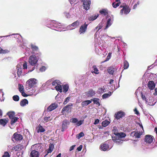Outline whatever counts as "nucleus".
Segmentation results:
<instances>
[{
  "label": "nucleus",
  "instance_id": "37",
  "mask_svg": "<svg viewBox=\"0 0 157 157\" xmlns=\"http://www.w3.org/2000/svg\"><path fill=\"white\" fill-rule=\"evenodd\" d=\"M54 148V145L52 144H50L49 146V148L47 150V154L51 153L52 151Z\"/></svg>",
  "mask_w": 157,
  "mask_h": 157
},
{
  "label": "nucleus",
  "instance_id": "3",
  "mask_svg": "<svg viewBox=\"0 0 157 157\" xmlns=\"http://www.w3.org/2000/svg\"><path fill=\"white\" fill-rule=\"evenodd\" d=\"M114 134L115 135V137H112L113 140L118 145L122 144L123 140L122 139L126 136L125 134L123 132H115Z\"/></svg>",
  "mask_w": 157,
  "mask_h": 157
},
{
  "label": "nucleus",
  "instance_id": "39",
  "mask_svg": "<svg viewBox=\"0 0 157 157\" xmlns=\"http://www.w3.org/2000/svg\"><path fill=\"white\" fill-rule=\"evenodd\" d=\"M105 91V88L104 86L102 88H99L97 92L98 94L102 93Z\"/></svg>",
  "mask_w": 157,
  "mask_h": 157
},
{
  "label": "nucleus",
  "instance_id": "16",
  "mask_svg": "<svg viewBox=\"0 0 157 157\" xmlns=\"http://www.w3.org/2000/svg\"><path fill=\"white\" fill-rule=\"evenodd\" d=\"M86 93V96L88 97H91L94 96L95 94V91L91 89H90Z\"/></svg>",
  "mask_w": 157,
  "mask_h": 157
},
{
  "label": "nucleus",
  "instance_id": "43",
  "mask_svg": "<svg viewBox=\"0 0 157 157\" xmlns=\"http://www.w3.org/2000/svg\"><path fill=\"white\" fill-rule=\"evenodd\" d=\"M129 63L127 61L125 60L124 62V69L128 68L129 67Z\"/></svg>",
  "mask_w": 157,
  "mask_h": 157
},
{
  "label": "nucleus",
  "instance_id": "31",
  "mask_svg": "<svg viewBox=\"0 0 157 157\" xmlns=\"http://www.w3.org/2000/svg\"><path fill=\"white\" fill-rule=\"evenodd\" d=\"M72 104H71V105H68L66 106L63 108L62 109V112L66 111L67 112H68L70 109V106H72Z\"/></svg>",
  "mask_w": 157,
  "mask_h": 157
},
{
  "label": "nucleus",
  "instance_id": "20",
  "mask_svg": "<svg viewBox=\"0 0 157 157\" xmlns=\"http://www.w3.org/2000/svg\"><path fill=\"white\" fill-rule=\"evenodd\" d=\"M113 20H112L110 17H108L106 22L105 28V29H106L110 27L113 23Z\"/></svg>",
  "mask_w": 157,
  "mask_h": 157
},
{
  "label": "nucleus",
  "instance_id": "64",
  "mask_svg": "<svg viewBox=\"0 0 157 157\" xmlns=\"http://www.w3.org/2000/svg\"><path fill=\"white\" fill-rule=\"evenodd\" d=\"M52 83V80H49L47 81L46 82V85H47L48 86H49Z\"/></svg>",
  "mask_w": 157,
  "mask_h": 157
},
{
  "label": "nucleus",
  "instance_id": "59",
  "mask_svg": "<svg viewBox=\"0 0 157 157\" xmlns=\"http://www.w3.org/2000/svg\"><path fill=\"white\" fill-rule=\"evenodd\" d=\"M2 157H10V155L7 152H5Z\"/></svg>",
  "mask_w": 157,
  "mask_h": 157
},
{
  "label": "nucleus",
  "instance_id": "36",
  "mask_svg": "<svg viewBox=\"0 0 157 157\" xmlns=\"http://www.w3.org/2000/svg\"><path fill=\"white\" fill-rule=\"evenodd\" d=\"M7 114L10 119L15 117V113L13 111L9 112Z\"/></svg>",
  "mask_w": 157,
  "mask_h": 157
},
{
  "label": "nucleus",
  "instance_id": "2",
  "mask_svg": "<svg viewBox=\"0 0 157 157\" xmlns=\"http://www.w3.org/2000/svg\"><path fill=\"white\" fill-rule=\"evenodd\" d=\"M141 96L143 100H144L146 103L149 105H154L156 103V101H155L154 98L148 94L144 95L141 92Z\"/></svg>",
  "mask_w": 157,
  "mask_h": 157
},
{
  "label": "nucleus",
  "instance_id": "54",
  "mask_svg": "<svg viewBox=\"0 0 157 157\" xmlns=\"http://www.w3.org/2000/svg\"><path fill=\"white\" fill-rule=\"evenodd\" d=\"M84 121L83 120H80L79 121H78L77 122V123L76 124V125L77 126H79L80 125H81L83 123Z\"/></svg>",
  "mask_w": 157,
  "mask_h": 157
},
{
  "label": "nucleus",
  "instance_id": "58",
  "mask_svg": "<svg viewBox=\"0 0 157 157\" xmlns=\"http://www.w3.org/2000/svg\"><path fill=\"white\" fill-rule=\"evenodd\" d=\"M21 94L22 96H23L24 97H26L28 96L29 95H29L30 94L29 93V94L28 95H27L25 92L24 91H23V92H21Z\"/></svg>",
  "mask_w": 157,
  "mask_h": 157
},
{
  "label": "nucleus",
  "instance_id": "57",
  "mask_svg": "<svg viewBox=\"0 0 157 157\" xmlns=\"http://www.w3.org/2000/svg\"><path fill=\"white\" fill-rule=\"evenodd\" d=\"M78 120L76 118H73L71 119L70 120L71 122H72L73 123H76L78 121Z\"/></svg>",
  "mask_w": 157,
  "mask_h": 157
},
{
  "label": "nucleus",
  "instance_id": "6",
  "mask_svg": "<svg viewBox=\"0 0 157 157\" xmlns=\"http://www.w3.org/2000/svg\"><path fill=\"white\" fill-rule=\"evenodd\" d=\"M120 7L122 8L120 12L121 15H123V14H127L130 12V9L127 5L121 6Z\"/></svg>",
  "mask_w": 157,
  "mask_h": 157
},
{
  "label": "nucleus",
  "instance_id": "52",
  "mask_svg": "<svg viewBox=\"0 0 157 157\" xmlns=\"http://www.w3.org/2000/svg\"><path fill=\"white\" fill-rule=\"evenodd\" d=\"M71 97H67L65 99L63 102V104L64 105L66 104L69 101Z\"/></svg>",
  "mask_w": 157,
  "mask_h": 157
},
{
  "label": "nucleus",
  "instance_id": "1",
  "mask_svg": "<svg viewBox=\"0 0 157 157\" xmlns=\"http://www.w3.org/2000/svg\"><path fill=\"white\" fill-rule=\"evenodd\" d=\"M36 83V80L35 78H31L26 82L25 89L29 93V95H32L35 93V86Z\"/></svg>",
  "mask_w": 157,
  "mask_h": 157
},
{
  "label": "nucleus",
  "instance_id": "56",
  "mask_svg": "<svg viewBox=\"0 0 157 157\" xmlns=\"http://www.w3.org/2000/svg\"><path fill=\"white\" fill-rule=\"evenodd\" d=\"M84 136V134L82 132H81L78 135L77 137L78 139H79L81 137L83 136Z\"/></svg>",
  "mask_w": 157,
  "mask_h": 157
},
{
  "label": "nucleus",
  "instance_id": "50",
  "mask_svg": "<svg viewBox=\"0 0 157 157\" xmlns=\"http://www.w3.org/2000/svg\"><path fill=\"white\" fill-rule=\"evenodd\" d=\"M19 89L20 92L24 91V88L23 85L21 84H19Z\"/></svg>",
  "mask_w": 157,
  "mask_h": 157
},
{
  "label": "nucleus",
  "instance_id": "60",
  "mask_svg": "<svg viewBox=\"0 0 157 157\" xmlns=\"http://www.w3.org/2000/svg\"><path fill=\"white\" fill-rule=\"evenodd\" d=\"M23 151H22L21 152V154L20 152H17V155L18 157H23L22 155L23 154Z\"/></svg>",
  "mask_w": 157,
  "mask_h": 157
},
{
  "label": "nucleus",
  "instance_id": "13",
  "mask_svg": "<svg viewBox=\"0 0 157 157\" xmlns=\"http://www.w3.org/2000/svg\"><path fill=\"white\" fill-rule=\"evenodd\" d=\"M88 25L85 23L84 25H81L80 27L79 32L80 34H83L86 31Z\"/></svg>",
  "mask_w": 157,
  "mask_h": 157
},
{
  "label": "nucleus",
  "instance_id": "24",
  "mask_svg": "<svg viewBox=\"0 0 157 157\" xmlns=\"http://www.w3.org/2000/svg\"><path fill=\"white\" fill-rule=\"evenodd\" d=\"M28 104V101L26 99L22 100L20 102V105L21 106H24Z\"/></svg>",
  "mask_w": 157,
  "mask_h": 157
},
{
  "label": "nucleus",
  "instance_id": "7",
  "mask_svg": "<svg viewBox=\"0 0 157 157\" xmlns=\"http://www.w3.org/2000/svg\"><path fill=\"white\" fill-rule=\"evenodd\" d=\"M31 48L33 51V53L37 56V57L40 56L41 55V53L39 51L38 48L37 46L33 44H31Z\"/></svg>",
  "mask_w": 157,
  "mask_h": 157
},
{
  "label": "nucleus",
  "instance_id": "30",
  "mask_svg": "<svg viewBox=\"0 0 157 157\" xmlns=\"http://www.w3.org/2000/svg\"><path fill=\"white\" fill-rule=\"evenodd\" d=\"M61 83L59 84L58 85L55 86V88L56 90L61 93L62 92V89L61 85Z\"/></svg>",
  "mask_w": 157,
  "mask_h": 157
},
{
  "label": "nucleus",
  "instance_id": "45",
  "mask_svg": "<svg viewBox=\"0 0 157 157\" xmlns=\"http://www.w3.org/2000/svg\"><path fill=\"white\" fill-rule=\"evenodd\" d=\"M71 4L74 6L78 2L79 0H69Z\"/></svg>",
  "mask_w": 157,
  "mask_h": 157
},
{
  "label": "nucleus",
  "instance_id": "49",
  "mask_svg": "<svg viewBox=\"0 0 157 157\" xmlns=\"http://www.w3.org/2000/svg\"><path fill=\"white\" fill-rule=\"evenodd\" d=\"M64 15L67 18H70L71 17V15L68 12H65L64 13Z\"/></svg>",
  "mask_w": 157,
  "mask_h": 157
},
{
  "label": "nucleus",
  "instance_id": "55",
  "mask_svg": "<svg viewBox=\"0 0 157 157\" xmlns=\"http://www.w3.org/2000/svg\"><path fill=\"white\" fill-rule=\"evenodd\" d=\"M111 56V53H108V55L107 56L106 59L103 62L107 61L109 60Z\"/></svg>",
  "mask_w": 157,
  "mask_h": 157
},
{
  "label": "nucleus",
  "instance_id": "62",
  "mask_svg": "<svg viewBox=\"0 0 157 157\" xmlns=\"http://www.w3.org/2000/svg\"><path fill=\"white\" fill-rule=\"evenodd\" d=\"M22 66L23 69H26L27 68V65L26 62L24 63L23 64H22Z\"/></svg>",
  "mask_w": 157,
  "mask_h": 157
},
{
  "label": "nucleus",
  "instance_id": "25",
  "mask_svg": "<svg viewBox=\"0 0 157 157\" xmlns=\"http://www.w3.org/2000/svg\"><path fill=\"white\" fill-rule=\"evenodd\" d=\"M120 2L119 0H115V1L112 3L113 7L116 8L120 5Z\"/></svg>",
  "mask_w": 157,
  "mask_h": 157
},
{
  "label": "nucleus",
  "instance_id": "61",
  "mask_svg": "<svg viewBox=\"0 0 157 157\" xmlns=\"http://www.w3.org/2000/svg\"><path fill=\"white\" fill-rule=\"evenodd\" d=\"M46 69V68L45 66H43L40 68V70L41 72H43L45 71Z\"/></svg>",
  "mask_w": 157,
  "mask_h": 157
},
{
  "label": "nucleus",
  "instance_id": "9",
  "mask_svg": "<svg viewBox=\"0 0 157 157\" xmlns=\"http://www.w3.org/2000/svg\"><path fill=\"white\" fill-rule=\"evenodd\" d=\"M142 134V132L140 131H134L131 132L130 134V136L135 138H139L140 136Z\"/></svg>",
  "mask_w": 157,
  "mask_h": 157
},
{
  "label": "nucleus",
  "instance_id": "12",
  "mask_svg": "<svg viewBox=\"0 0 157 157\" xmlns=\"http://www.w3.org/2000/svg\"><path fill=\"white\" fill-rule=\"evenodd\" d=\"M25 146L21 144H18L15 146L13 147L12 149L15 150L16 151H23V149H25Z\"/></svg>",
  "mask_w": 157,
  "mask_h": 157
},
{
  "label": "nucleus",
  "instance_id": "35",
  "mask_svg": "<svg viewBox=\"0 0 157 157\" xmlns=\"http://www.w3.org/2000/svg\"><path fill=\"white\" fill-rule=\"evenodd\" d=\"M103 27V23H100L99 25L95 28V30H97L96 33L95 34V35H97L98 31L100 29H101Z\"/></svg>",
  "mask_w": 157,
  "mask_h": 157
},
{
  "label": "nucleus",
  "instance_id": "48",
  "mask_svg": "<svg viewBox=\"0 0 157 157\" xmlns=\"http://www.w3.org/2000/svg\"><path fill=\"white\" fill-rule=\"evenodd\" d=\"M13 100L15 101H18L19 100V98L17 95H15L13 97Z\"/></svg>",
  "mask_w": 157,
  "mask_h": 157
},
{
  "label": "nucleus",
  "instance_id": "26",
  "mask_svg": "<svg viewBox=\"0 0 157 157\" xmlns=\"http://www.w3.org/2000/svg\"><path fill=\"white\" fill-rule=\"evenodd\" d=\"M8 120L6 119H0V124L5 126L8 123Z\"/></svg>",
  "mask_w": 157,
  "mask_h": 157
},
{
  "label": "nucleus",
  "instance_id": "5",
  "mask_svg": "<svg viewBox=\"0 0 157 157\" xmlns=\"http://www.w3.org/2000/svg\"><path fill=\"white\" fill-rule=\"evenodd\" d=\"M35 55H32L30 56L29 58V63L31 65L35 66L36 64L37 61L38 59Z\"/></svg>",
  "mask_w": 157,
  "mask_h": 157
},
{
  "label": "nucleus",
  "instance_id": "34",
  "mask_svg": "<svg viewBox=\"0 0 157 157\" xmlns=\"http://www.w3.org/2000/svg\"><path fill=\"white\" fill-rule=\"evenodd\" d=\"M112 92H109L107 94L106 93L104 94L102 96L103 99H105L109 98L112 95Z\"/></svg>",
  "mask_w": 157,
  "mask_h": 157
},
{
  "label": "nucleus",
  "instance_id": "23",
  "mask_svg": "<svg viewBox=\"0 0 157 157\" xmlns=\"http://www.w3.org/2000/svg\"><path fill=\"white\" fill-rule=\"evenodd\" d=\"M99 13L101 15L105 16L108 14V10L106 9H103L99 11Z\"/></svg>",
  "mask_w": 157,
  "mask_h": 157
},
{
  "label": "nucleus",
  "instance_id": "21",
  "mask_svg": "<svg viewBox=\"0 0 157 157\" xmlns=\"http://www.w3.org/2000/svg\"><path fill=\"white\" fill-rule=\"evenodd\" d=\"M31 157H39V153L35 150L32 151L30 154Z\"/></svg>",
  "mask_w": 157,
  "mask_h": 157
},
{
  "label": "nucleus",
  "instance_id": "53",
  "mask_svg": "<svg viewBox=\"0 0 157 157\" xmlns=\"http://www.w3.org/2000/svg\"><path fill=\"white\" fill-rule=\"evenodd\" d=\"M52 119V118H51L50 117H44V121L47 122L48 121L51 120Z\"/></svg>",
  "mask_w": 157,
  "mask_h": 157
},
{
  "label": "nucleus",
  "instance_id": "38",
  "mask_svg": "<svg viewBox=\"0 0 157 157\" xmlns=\"http://www.w3.org/2000/svg\"><path fill=\"white\" fill-rule=\"evenodd\" d=\"M110 123V122L107 120H105L103 121L102 123V125L104 127H106Z\"/></svg>",
  "mask_w": 157,
  "mask_h": 157
},
{
  "label": "nucleus",
  "instance_id": "28",
  "mask_svg": "<svg viewBox=\"0 0 157 157\" xmlns=\"http://www.w3.org/2000/svg\"><path fill=\"white\" fill-rule=\"evenodd\" d=\"M11 35H15L14 37L16 38H20L22 40V42H23V38L19 34H13L12 35H10L7 36H3V37H7L9 36H10Z\"/></svg>",
  "mask_w": 157,
  "mask_h": 157
},
{
  "label": "nucleus",
  "instance_id": "15",
  "mask_svg": "<svg viewBox=\"0 0 157 157\" xmlns=\"http://www.w3.org/2000/svg\"><path fill=\"white\" fill-rule=\"evenodd\" d=\"M58 106V105L56 103L51 104L47 108V111H51L56 109Z\"/></svg>",
  "mask_w": 157,
  "mask_h": 157
},
{
  "label": "nucleus",
  "instance_id": "42",
  "mask_svg": "<svg viewBox=\"0 0 157 157\" xmlns=\"http://www.w3.org/2000/svg\"><path fill=\"white\" fill-rule=\"evenodd\" d=\"M108 72L110 74L113 75L114 71V69L113 67H110L108 69Z\"/></svg>",
  "mask_w": 157,
  "mask_h": 157
},
{
  "label": "nucleus",
  "instance_id": "44",
  "mask_svg": "<svg viewBox=\"0 0 157 157\" xmlns=\"http://www.w3.org/2000/svg\"><path fill=\"white\" fill-rule=\"evenodd\" d=\"M93 69L94 71H93L92 72V73L94 72V73L96 74H99V71L96 66H93Z\"/></svg>",
  "mask_w": 157,
  "mask_h": 157
},
{
  "label": "nucleus",
  "instance_id": "8",
  "mask_svg": "<svg viewBox=\"0 0 157 157\" xmlns=\"http://www.w3.org/2000/svg\"><path fill=\"white\" fill-rule=\"evenodd\" d=\"M83 2V6L84 8L86 10L90 9L91 4V1L90 0H81Z\"/></svg>",
  "mask_w": 157,
  "mask_h": 157
},
{
  "label": "nucleus",
  "instance_id": "17",
  "mask_svg": "<svg viewBox=\"0 0 157 157\" xmlns=\"http://www.w3.org/2000/svg\"><path fill=\"white\" fill-rule=\"evenodd\" d=\"M22 66L21 63L18 64L17 66V74L18 76L19 77L22 74V68L21 67Z\"/></svg>",
  "mask_w": 157,
  "mask_h": 157
},
{
  "label": "nucleus",
  "instance_id": "46",
  "mask_svg": "<svg viewBox=\"0 0 157 157\" xmlns=\"http://www.w3.org/2000/svg\"><path fill=\"white\" fill-rule=\"evenodd\" d=\"M79 22L78 21H76L72 24L71 25H69V26L70 27L71 26H72L73 27L79 25Z\"/></svg>",
  "mask_w": 157,
  "mask_h": 157
},
{
  "label": "nucleus",
  "instance_id": "11",
  "mask_svg": "<svg viewBox=\"0 0 157 157\" xmlns=\"http://www.w3.org/2000/svg\"><path fill=\"white\" fill-rule=\"evenodd\" d=\"M125 115V114L124 112L120 111L115 114L114 117L115 119L118 120L124 117Z\"/></svg>",
  "mask_w": 157,
  "mask_h": 157
},
{
  "label": "nucleus",
  "instance_id": "63",
  "mask_svg": "<svg viewBox=\"0 0 157 157\" xmlns=\"http://www.w3.org/2000/svg\"><path fill=\"white\" fill-rule=\"evenodd\" d=\"M82 148V145H81L78 147H77V150L78 151H80L81 150Z\"/></svg>",
  "mask_w": 157,
  "mask_h": 157
},
{
  "label": "nucleus",
  "instance_id": "29",
  "mask_svg": "<svg viewBox=\"0 0 157 157\" xmlns=\"http://www.w3.org/2000/svg\"><path fill=\"white\" fill-rule=\"evenodd\" d=\"M91 102V100H87L83 101L81 103V105L82 106H87Z\"/></svg>",
  "mask_w": 157,
  "mask_h": 157
},
{
  "label": "nucleus",
  "instance_id": "32",
  "mask_svg": "<svg viewBox=\"0 0 157 157\" xmlns=\"http://www.w3.org/2000/svg\"><path fill=\"white\" fill-rule=\"evenodd\" d=\"M61 83L58 80H55L54 81H52V86H57L59 84Z\"/></svg>",
  "mask_w": 157,
  "mask_h": 157
},
{
  "label": "nucleus",
  "instance_id": "51",
  "mask_svg": "<svg viewBox=\"0 0 157 157\" xmlns=\"http://www.w3.org/2000/svg\"><path fill=\"white\" fill-rule=\"evenodd\" d=\"M108 37L109 36L106 34H104L102 35H100V37L101 40L104 39L105 38H106Z\"/></svg>",
  "mask_w": 157,
  "mask_h": 157
},
{
  "label": "nucleus",
  "instance_id": "19",
  "mask_svg": "<svg viewBox=\"0 0 157 157\" xmlns=\"http://www.w3.org/2000/svg\"><path fill=\"white\" fill-rule=\"evenodd\" d=\"M147 86L151 90H153L155 87V84L153 81H150L147 84Z\"/></svg>",
  "mask_w": 157,
  "mask_h": 157
},
{
  "label": "nucleus",
  "instance_id": "33",
  "mask_svg": "<svg viewBox=\"0 0 157 157\" xmlns=\"http://www.w3.org/2000/svg\"><path fill=\"white\" fill-rule=\"evenodd\" d=\"M91 101H93L94 104L97 105H100L99 103V99L98 98H94L93 99H91Z\"/></svg>",
  "mask_w": 157,
  "mask_h": 157
},
{
  "label": "nucleus",
  "instance_id": "22",
  "mask_svg": "<svg viewBox=\"0 0 157 157\" xmlns=\"http://www.w3.org/2000/svg\"><path fill=\"white\" fill-rule=\"evenodd\" d=\"M101 150L104 151L108 150L109 149V146L107 144H104L101 145Z\"/></svg>",
  "mask_w": 157,
  "mask_h": 157
},
{
  "label": "nucleus",
  "instance_id": "4",
  "mask_svg": "<svg viewBox=\"0 0 157 157\" xmlns=\"http://www.w3.org/2000/svg\"><path fill=\"white\" fill-rule=\"evenodd\" d=\"M47 26L51 29L58 31H62L61 25L60 23H58L55 21H50L48 22Z\"/></svg>",
  "mask_w": 157,
  "mask_h": 157
},
{
  "label": "nucleus",
  "instance_id": "27",
  "mask_svg": "<svg viewBox=\"0 0 157 157\" xmlns=\"http://www.w3.org/2000/svg\"><path fill=\"white\" fill-rule=\"evenodd\" d=\"M98 16V14H94L88 18V20L90 21H93L95 20Z\"/></svg>",
  "mask_w": 157,
  "mask_h": 157
},
{
  "label": "nucleus",
  "instance_id": "18",
  "mask_svg": "<svg viewBox=\"0 0 157 157\" xmlns=\"http://www.w3.org/2000/svg\"><path fill=\"white\" fill-rule=\"evenodd\" d=\"M13 138L16 140H20L22 139V136L20 134H18L17 133H14L13 136Z\"/></svg>",
  "mask_w": 157,
  "mask_h": 157
},
{
  "label": "nucleus",
  "instance_id": "10",
  "mask_svg": "<svg viewBox=\"0 0 157 157\" xmlns=\"http://www.w3.org/2000/svg\"><path fill=\"white\" fill-rule=\"evenodd\" d=\"M70 122L68 121L65 120L62 122L61 128V131L63 132L67 128V125H69Z\"/></svg>",
  "mask_w": 157,
  "mask_h": 157
},
{
  "label": "nucleus",
  "instance_id": "47",
  "mask_svg": "<svg viewBox=\"0 0 157 157\" xmlns=\"http://www.w3.org/2000/svg\"><path fill=\"white\" fill-rule=\"evenodd\" d=\"M45 131V129L42 126H39V129L37 131L38 132H44Z\"/></svg>",
  "mask_w": 157,
  "mask_h": 157
},
{
  "label": "nucleus",
  "instance_id": "14",
  "mask_svg": "<svg viewBox=\"0 0 157 157\" xmlns=\"http://www.w3.org/2000/svg\"><path fill=\"white\" fill-rule=\"evenodd\" d=\"M153 136L150 135H146L145 137L144 141L147 143H151L153 141Z\"/></svg>",
  "mask_w": 157,
  "mask_h": 157
},
{
  "label": "nucleus",
  "instance_id": "41",
  "mask_svg": "<svg viewBox=\"0 0 157 157\" xmlns=\"http://www.w3.org/2000/svg\"><path fill=\"white\" fill-rule=\"evenodd\" d=\"M69 86L67 84L64 85L63 86V92L66 93L68 90Z\"/></svg>",
  "mask_w": 157,
  "mask_h": 157
},
{
  "label": "nucleus",
  "instance_id": "40",
  "mask_svg": "<svg viewBox=\"0 0 157 157\" xmlns=\"http://www.w3.org/2000/svg\"><path fill=\"white\" fill-rule=\"evenodd\" d=\"M18 119V118L17 117H15L11 119L10 124H14L17 121V120Z\"/></svg>",
  "mask_w": 157,
  "mask_h": 157
}]
</instances>
